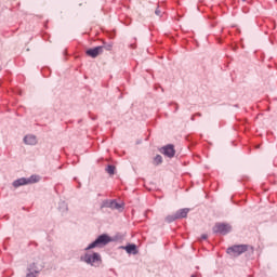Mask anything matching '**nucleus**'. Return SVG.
<instances>
[{"label": "nucleus", "instance_id": "obj_1", "mask_svg": "<svg viewBox=\"0 0 277 277\" xmlns=\"http://www.w3.org/2000/svg\"><path fill=\"white\" fill-rule=\"evenodd\" d=\"M81 260L88 263V265H92V267H98L102 263L101 254L98 253H87Z\"/></svg>", "mask_w": 277, "mask_h": 277}, {"label": "nucleus", "instance_id": "obj_2", "mask_svg": "<svg viewBox=\"0 0 277 277\" xmlns=\"http://www.w3.org/2000/svg\"><path fill=\"white\" fill-rule=\"evenodd\" d=\"M111 241V239L109 238V236L107 235H101L97 237L96 240H94L92 243H90L85 250H92L94 248H103V246H107V243H109Z\"/></svg>", "mask_w": 277, "mask_h": 277}, {"label": "nucleus", "instance_id": "obj_3", "mask_svg": "<svg viewBox=\"0 0 277 277\" xmlns=\"http://www.w3.org/2000/svg\"><path fill=\"white\" fill-rule=\"evenodd\" d=\"M38 181H40V177L38 175H31L30 177H22L13 182V187L32 185V183H38Z\"/></svg>", "mask_w": 277, "mask_h": 277}, {"label": "nucleus", "instance_id": "obj_4", "mask_svg": "<svg viewBox=\"0 0 277 277\" xmlns=\"http://www.w3.org/2000/svg\"><path fill=\"white\" fill-rule=\"evenodd\" d=\"M212 230L215 235H228V233L233 230V227L230 226V224L227 223H216L213 226Z\"/></svg>", "mask_w": 277, "mask_h": 277}, {"label": "nucleus", "instance_id": "obj_5", "mask_svg": "<svg viewBox=\"0 0 277 277\" xmlns=\"http://www.w3.org/2000/svg\"><path fill=\"white\" fill-rule=\"evenodd\" d=\"M243 252H248L247 245H236L227 249V254H230L232 256H241Z\"/></svg>", "mask_w": 277, "mask_h": 277}, {"label": "nucleus", "instance_id": "obj_6", "mask_svg": "<svg viewBox=\"0 0 277 277\" xmlns=\"http://www.w3.org/2000/svg\"><path fill=\"white\" fill-rule=\"evenodd\" d=\"M101 209H116L117 211H120L122 205L116 202V200H104L101 205Z\"/></svg>", "mask_w": 277, "mask_h": 277}, {"label": "nucleus", "instance_id": "obj_7", "mask_svg": "<svg viewBox=\"0 0 277 277\" xmlns=\"http://www.w3.org/2000/svg\"><path fill=\"white\" fill-rule=\"evenodd\" d=\"M103 53V48L101 45L95 47L93 49L87 50L85 54L89 55V57L96 58L98 55H102Z\"/></svg>", "mask_w": 277, "mask_h": 277}, {"label": "nucleus", "instance_id": "obj_8", "mask_svg": "<svg viewBox=\"0 0 277 277\" xmlns=\"http://www.w3.org/2000/svg\"><path fill=\"white\" fill-rule=\"evenodd\" d=\"M160 153H162V155H166V157H174L175 155V150H174V145H167L164 147L161 148Z\"/></svg>", "mask_w": 277, "mask_h": 277}, {"label": "nucleus", "instance_id": "obj_9", "mask_svg": "<svg viewBox=\"0 0 277 277\" xmlns=\"http://www.w3.org/2000/svg\"><path fill=\"white\" fill-rule=\"evenodd\" d=\"M24 142L28 144V146H36V144H38V140L36 138V135H26L24 137Z\"/></svg>", "mask_w": 277, "mask_h": 277}, {"label": "nucleus", "instance_id": "obj_10", "mask_svg": "<svg viewBox=\"0 0 277 277\" xmlns=\"http://www.w3.org/2000/svg\"><path fill=\"white\" fill-rule=\"evenodd\" d=\"M187 213H189L188 208L180 209L177 212H175V215L177 220H183V217H187Z\"/></svg>", "mask_w": 277, "mask_h": 277}, {"label": "nucleus", "instance_id": "obj_11", "mask_svg": "<svg viewBox=\"0 0 277 277\" xmlns=\"http://www.w3.org/2000/svg\"><path fill=\"white\" fill-rule=\"evenodd\" d=\"M124 250L128 252V254H136L137 253V247L135 245H129L124 247Z\"/></svg>", "mask_w": 277, "mask_h": 277}, {"label": "nucleus", "instance_id": "obj_12", "mask_svg": "<svg viewBox=\"0 0 277 277\" xmlns=\"http://www.w3.org/2000/svg\"><path fill=\"white\" fill-rule=\"evenodd\" d=\"M175 220H179V217L176 216V213H175V214L168 215V216L166 217V222H168V224H172V222H175Z\"/></svg>", "mask_w": 277, "mask_h": 277}, {"label": "nucleus", "instance_id": "obj_13", "mask_svg": "<svg viewBox=\"0 0 277 277\" xmlns=\"http://www.w3.org/2000/svg\"><path fill=\"white\" fill-rule=\"evenodd\" d=\"M160 163H163V158L161 157V155H157L154 158V166H159Z\"/></svg>", "mask_w": 277, "mask_h": 277}, {"label": "nucleus", "instance_id": "obj_14", "mask_svg": "<svg viewBox=\"0 0 277 277\" xmlns=\"http://www.w3.org/2000/svg\"><path fill=\"white\" fill-rule=\"evenodd\" d=\"M102 47V51H111V49L114 48V44L113 43H103V45H100Z\"/></svg>", "mask_w": 277, "mask_h": 277}, {"label": "nucleus", "instance_id": "obj_15", "mask_svg": "<svg viewBox=\"0 0 277 277\" xmlns=\"http://www.w3.org/2000/svg\"><path fill=\"white\" fill-rule=\"evenodd\" d=\"M106 172H107L108 174H110V175H114L115 172H116V167L109 164V166L106 168Z\"/></svg>", "mask_w": 277, "mask_h": 277}, {"label": "nucleus", "instance_id": "obj_16", "mask_svg": "<svg viewBox=\"0 0 277 277\" xmlns=\"http://www.w3.org/2000/svg\"><path fill=\"white\" fill-rule=\"evenodd\" d=\"M36 274H38V271L28 273V274L26 275V277H36Z\"/></svg>", "mask_w": 277, "mask_h": 277}, {"label": "nucleus", "instance_id": "obj_17", "mask_svg": "<svg viewBox=\"0 0 277 277\" xmlns=\"http://www.w3.org/2000/svg\"><path fill=\"white\" fill-rule=\"evenodd\" d=\"M155 14H156V16H161V10L156 9Z\"/></svg>", "mask_w": 277, "mask_h": 277}, {"label": "nucleus", "instance_id": "obj_18", "mask_svg": "<svg viewBox=\"0 0 277 277\" xmlns=\"http://www.w3.org/2000/svg\"><path fill=\"white\" fill-rule=\"evenodd\" d=\"M208 238H209V236H208L207 234H202V235H201V239L205 240V239H208Z\"/></svg>", "mask_w": 277, "mask_h": 277}, {"label": "nucleus", "instance_id": "obj_19", "mask_svg": "<svg viewBox=\"0 0 277 277\" xmlns=\"http://www.w3.org/2000/svg\"><path fill=\"white\" fill-rule=\"evenodd\" d=\"M195 116H202V114H200V113H197Z\"/></svg>", "mask_w": 277, "mask_h": 277}, {"label": "nucleus", "instance_id": "obj_20", "mask_svg": "<svg viewBox=\"0 0 277 277\" xmlns=\"http://www.w3.org/2000/svg\"><path fill=\"white\" fill-rule=\"evenodd\" d=\"M131 49H135V45H134V44H131Z\"/></svg>", "mask_w": 277, "mask_h": 277}, {"label": "nucleus", "instance_id": "obj_21", "mask_svg": "<svg viewBox=\"0 0 277 277\" xmlns=\"http://www.w3.org/2000/svg\"><path fill=\"white\" fill-rule=\"evenodd\" d=\"M192 120H194V116L192 117Z\"/></svg>", "mask_w": 277, "mask_h": 277}, {"label": "nucleus", "instance_id": "obj_22", "mask_svg": "<svg viewBox=\"0 0 277 277\" xmlns=\"http://www.w3.org/2000/svg\"><path fill=\"white\" fill-rule=\"evenodd\" d=\"M0 70H1V66H0Z\"/></svg>", "mask_w": 277, "mask_h": 277}, {"label": "nucleus", "instance_id": "obj_23", "mask_svg": "<svg viewBox=\"0 0 277 277\" xmlns=\"http://www.w3.org/2000/svg\"><path fill=\"white\" fill-rule=\"evenodd\" d=\"M242 1H246V0H242Z\"/></svg>", "mask_w": 277, "mask_h": 277}]
</instances>
